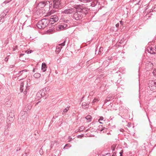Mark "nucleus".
I'll list each match as a JSON object with an SVG mask.
<instances>
[{"mask_svg":"<svg viewBox=\"0 0 156 156\" xmlns=\"http://www.w3.org/2000/svg\"><path fill=\"white\" fill-rule=\"evenodd\" d=\"M24 55V54H21L20 55V57L22 56H23Z\"/></svg>","mask_w":156,"mask_h":156,"instance_id":"obj_41","label":"nucleus"},{"mask_svg":"<svg viewBox=\"0 0 156 156\" xmlns=\"http://www.w3.org/2000/svg\"><path fill=\"white\" fill-rule=\"evenodd\" d=\"M103 119H104V118L103 117H100V118L98 120V122H99V121H100V120H103Z\"/></svg>","mask_w":156,"mask_h":156,"instance_id":"obj_29","label":"nucleus"},{"mask_svg":"<svg viewBox=\"0 0 156 156\" xmlns=\"http://www.w3.org/2000/svg\"><path fill=\"white\" fill-rule=\"evenodd\" d=\"M49 22H51V24H53L55 22L57 21L58 20V18L56 16H51L49 19H48Z\"/></svg>","mask_w":156,"mask_h":156,"instance_id":"obj_5","label":"nucleus"},{"mask_svg":"<svg viewBox=\"0 0 156 156\" xmlns=\"http://www.w3.org/2000/svg\"><path fill=\"white\" fill-rule=\"evenodd\" d=\"M155 49H156V46H155Z\"/></svg>","mask_w":156,"mask_h":156,"instance_id":"obj_52","label":"nucleus"},{"mask_svg":"<svg viewBox=\"0 0 156 156\" xmlns=\"http://www.w3.org/2000/svg\"><path fill=\"white\" fill-rule=\"evenodd\" d=\"M33 71L34 72V70Z\"/></svg>","mask_w":156,"mask_h":156,"instance_id":"obj_53","label":"nucleus"},{"mask_svg":"<svg viewBox=\"0 0 156 156\" xmlns=\"http://www.w3.org/2000/svg\"><path fill=\"white\" fill-rule=\"evenodd\" d=\"M92 0H84V2L85 3L89 2H91Z\"/></svg>","mask_w":156,"mask_h":156,"instance_id":"obj_27","label":"nucleus"},{"mask_svg":"<svg viewBox=\"0 0 156 156\" xmlns=\"http://www.w3.org/2000/svg\"><path fill=\"white\" fill-rule=\"evenodd\" d=\"M47 66L45 63H42L41 69L43 72H44L46 70Z\"/></svg>","mask_w":156,"mask_h":156,"instance_id":"obj_14","label":"nucleus"},{"mask_svg":"<svg viewBox=\"0 0 156 156\" xmlns=\"http://www.w3.org/2000/svg\"><path fill=\"white\" fill-rule=\"evenodd\" d=\"M109 100H107V101H109Z\"/></svg>","mask_w":156,"mask_h":156,"instance_id":"obj_51","label":"nucleus"},{"mask_svg":"<svg viewBox=\"0 0 156 156\" xmlns=\"http://www.w3.org/2000/svg\"><path fill=\"white\" fill-rule=\"evenodd\" d=\"M5 103H6L5 104L6 105H9V106L10 105V101L9 100V99H5Z\"/></svg>","mask_w":156,"mask_h":156,"instance_id":"obj_23","label":"nucleus"},{"mask_svg":"<svg viewBox=\"0 0 156 156\" xmlns=\"http://www.w3.org/2000/svg\"><path fill=\"white\" fill-rule=\"evenodd\" d=\"M75 11H76L75 9L70 8L65 9L62 12L65 14H70L74 13Z\"/></svg>","mask_w":156,"mask_h":156,"instance_id":"obj_7","label":"nucleus"},{"mask_svg":"<svg viewBox=\"0 0 156 156\" xmlns=\"http://www.w3.org/2000/svg\"><path fill=\"white\" fill-rule=\"evenodd\" d=\"M54 30V29L52 28L50 29L47 30V32L48 34H50L53 32Z\"/></svg>","mask_w":156,"mask_h":156,"instance_id":"obj_19","label":"nucleus"},{"mask_svg":"<svg viewBox=\"0 0 156 156\" xmlns=\"http://www.w3.org/2000/svg\"><path fill=\"white\" fill-rule=\"evenodd\" d=\"M148 85L151 90L153 91L156 90V81H149Z\"/></svg>","mask_w":156,"mask_h":156,"instance_id":"obj_3","label":"nucleus"},{"mask_svg":"<svg viewBox=\"0 0 156 156\" xmlns=\"http://www.w3.org/2000/svg\"><path fill=\"white\" fill-rule=\"evenodd\" d=\"M40 102V101H38V102H37L36 104L35 105H37L38 104V103Z\"/></svg>","mask_w":156,"mask_h":156,"instance_id":"obj_42","label":"nucleus"},{"mask_svg":"<svg viewBox=\"0 0 156 156\" xmlns=\"http://www.w3.org/2000/svg\"><path fill=\"white\" fill-rule=\"evenodd\" d=\"M51 156H55V155H52Z\"/></svg>","mask_w":156,"mask_h":156,"instance_id":"obj_48","label":"nucleus"},{"mask_svg":"<svg viewBox=\"0 0 156 156\" xmlns=\"http://www.w3.org/2000/svg\"><path fill=\"white\" fill-rule=\"evenodd\" d=\"M153 73L154 76H156V69L154 70Z\"/></svg>","mask_w":156,"mask_h":156,"instance_id":"obj_28","label":"nucleus"},{"mask_svg":"<svg viewBox=\"0 0 156 156\" xmlns=\"http://www.w3.org/2000/svg\"><path fill=\"white\" fill-rule=\"evenodd\" d=\"M34 77L35 78H38L41 76V74L39 73H35L34 75Z\"/></svg>","mask_w":156,"mask_h":156,"instance_id":"obj_20","label":"nucleus"},{"mask_svg":"<svg viewBox=\"0 0 156 156\" xmlns=\"http://www.w3.org/2000/svg\"><path fill=\"white\" fill-rule=\"evenodd\" d=\"M112 156H115V155H114V154H113L112 155Z\"/></svg>","mask_w":156,"mask_h":156,"instance_id":"obj_47","label":"nucleus"},{"mask_svg":"<svg viewBox=\"0 0 156 156\" xmlns=\"http://www.w3.org/2000/svg\"><path fill=\"white\" fill-rule=\"evenodd\" d=\"M147 50L148 52L151 54L156 53V49L151 47H148L147 48Z\"/></svg>","mask_w":156,"mask_h":156,"instance_id":"obj_9","label":"nucleus"},{"mask_svg":"<svg viewBox=\"0 0 156 156\" xmlns=\"http://www.w3.org/2000/svg\"><path fill=\"white\" fill-rule=\"evenodd\" d=\"M107 155H108V156H109V154H107Z\"/></svg>","mask_w":156,"mask_h":156,"instance_id":"obj_49","label":"nucleus"},{"mask_svg":"<svg viewBox=\"0 0 156 156\" xmlns=\"http://www.w3.org/2000/svg\"><path fill=\"white\" fill-rule=\"evenodd\" d=\"M39 92L43 97L47 93L46 90L45 88L39 91Z\"/></svg>","mask_w":156,"mask_h":156,"instance_id":"obj_10","label":"nucleus"},{"mask_svg":"<svg viewBox=\"0 0 156 156\" xmlns=\"http://www.w3.org/2000/svg\"><path fill=\"white\" fill-rule=\"evenodd\" d=\"M47 2L48 1L46 2H41L39 3L38 4V5L39 6H41V7H43L47 6H48L49 7V5H48V4H47Z\"/></svg>","mask_w":156,"mask_h":156,"instance_id":"obj_12","label":"nucleus"},{"mask_svg":"<svg viewBox=\"0 0 156 156\" xmlns=\"http://www.w3.org/2000/svg\"><path fill=\"white\" fill-rule=\"evenodd\" d=\"M25 76H27V75H25Z\"/></svg>","mask_w":156,"mask_h":156,"instance_id":"obj_54","label":"nucleus"},{"mask_svg":"<svg viewBox=\"0 0 156 156\" xmlns=\"http://www.w3.org/2000/svg\"><path fill=\"white\" fill-rule=\"evenodd\" d=\"M68 145H69V144H66V145L64 147V148H65L66 146H68Z\"/></svg>","mask_w":156,"mask_h":156,"instance_id":"obj_38","label":"nucleus"},{"mask_svg":"<svg viewBox=\"0 0 156 156\" xmlns=\"http://www.w3.org/2000/svg\"><path fill=\"white\" fill-rule=\"evenodd\" d=\"M115 26L116 27H118L119 26V23H117L116 24Z\"/></svg>","mask_w":156,"mask_h":156,"instance_id":"obj_35","label":"nucleus"},{"mask_svg":"<svg viewBox=\"0 0 156 156\" xmlns=\"http://www.w3.org/2000/svg\"><path fill=\"white\" fill-rule=\"evenodd\" d=\"M14 119V117L8 116L7 120V122L8 124H10L13 122Z\"/></svg>","mask_w":156,"mask_h":156,"instance_id":"obj_11","label":"nucleus"},{"mask_svg":"<svg viewBox=\"0 0 156 156\" xmlns=\"http://www.w3.org/2000/svg\"><path fill=\"white\" fill-rule=\"evenodd\" d=\"M25 52L27 54H29L31 53V51H26Z\"/></svg>","mask_w":156,"mask_h":156,"instance_id":"obj_33","label":"nucleus"},{"mask_svg":"<svg viewBox=\"0 0 156 156\" xmlns=\"http://www.w3.org/2000/svg\"><path fill=\"white\" fill-rule=\"evenodd\" d=\"M82 105H83V106L84 105L85 106L86 105V103H83L82 104Z\"/></svg>","mask_w":156,"mask_h":156,"instance_id":"obj_37","label":"nucleus"},{"mask_svg":"<svg viewBox=\"0 0 156 156\" xmlns=\"http://www.w3.org/2000/svg\"><path fill=\"white\" fill-rule=\"evenodd\" d=\"M123 153V151H122V150L119 153V154H120V155L121 156H122V154Z\"/></svg>","mask_w":156,"mask_h":156,"instance_id":"obj_34","label":"nucleus"},{"mask_svg":"<svg viewBox=\"0 0 156 156\" xmlns=\"http://www.w3.org/2000/svg\"><path fill=\"white\" fill-rule=\"evenodd\" d=\"M17 46H16V47H15V48H17Z\"/></svg>","mask_w":156,"mask_h":156,"instance_id":"obj_50","label":"nucleus"},{"mask_svg":"<svg viewBox=\"0 0 156 156\" xmlns=\"http://www.w3.org/2000/svg\"><path fill=\"white\" fill-rule=\"evenodd\" d=\"M67 27V25L66 24H64L63 25L59 26V28L61 30H63L66 28Z\"/></svg>","mask_w":156,"mask_h":156,"instance_id":"obj_15","label":"nucleus"},{"mask_svg":"<svg viewBox=\"0 0 156 156\" xmlns=\"http://www.w3.org/2000/svg\"><path fill=\"white\" fill-rule=\"evenodd\" d=\"M79 1H81V2H84V0H79Z\"/></svg>","mask_w":156,"mask_h":156,"instance_id":"obj_43","label":"nucleus"},{"mask_svg":"<svg viewBox=\"0 0 156 156\" xmlns=\"http://www.w3.org/2000/svg\"><path fill=\"white\" fill-rule=\"evenodd\" d=\"M9 116L14 117V111L12 110L11 111L9 114Z\"/></svg>","mask_w":156,"mask_h":156,"instance_id":"obj_21","label":"nucleus"},{"mask_svg":"<svg viewBox=\"0 0 156 156\" xmlns=\"http://www.w3.org/2000/svg\"><path fill=\"white\" fill-rule=\"evenodd\" d=\"M69 109V107H67L63 111V113H65V112H67V111Z\"/></svg>","mask_w":156,"mask_h":156,"instance_id":"obj_26","label":"nucleus"},{"mask_svg":"<svg viewBox=\"0 0 156 156\" xmlns=\"http://www.w3.org/2000/svg\"><path fill=\"white\" fill-rule=\"evenodd\" d=\"M27 72V70L26 69H24L22 70L21 71H20L19 73V74L20 75H22L24 73H25Z\"/></svg>","mask_w":156,"mask_h":156,"instance_id":"obj_22","label":"nucleus"},{"mask_svg":"<svg viewBox=\"0 0 156 156\" xmlns=\"http://www.w3.org/2000/svg\"><path fill=\"white\" fill-rule=\"evenodd\" d=\"M153 64L151 62H149V63H147V66L148 68H149V69H151L153 66Z\"/></svg>","mask_w":156,"mask_h":156,"instance_id":"obj_16","label":"nucleus"},{"mask_svg":"<svg viewBox=\"0 0 156 156\" xmlns=\"http://www.w3.org/2000/svg\"><path fill=\"white\" fill-rule=\"evenodd\" d=\"M102 49H103V48H100V50H102Z\"/></svg>","mask_w":156,"mask_h":156,"instance_id":"obj_45","label":"nucleus"},{"mask_svg":"<svg viewBox=\"0 0 156 156\" xmlns=\"http://www.w3.org/2000/svg\"><path fill=\"white\" fill-rule=\"evenodd\" d=\"M85 129V127L84 126H81L79 128V131H83Z\"/></svg>","mask_w":156,"mask_h":156,"instance_id":"obj_24","label":"nucleus"},{"mask_svg":"<svg viewBox=\"0 0 156 156\" xmlns=\"http://www.w3.org/2000/svg\"><path fill=\"white\" fill-rule=\"evenodd\" d=\"M120 156H122H122H121V155H120Z\"/></svg>","mask_w":156,"mask_h":156,"instance_id":"obj_55","label":"nucleus"},{"mask_svg":"<svg viewBox=\"0 0 156 156\" xmlns=\"http://www.w3.org/2000/svg\"><path fill=\"white\" fill-rule=\"evenodd\" d=\"M49 20L48 19H44L38 22L37 24V26L39 29H43L47 26Z\"/></svg>","mask_w":156,"mask_h":156,"instance_id":"obj_2","label":"nucleus"},{"mask_svg":"<svg viewBox=\"0 0 156 156\" xmlns=\"http://www.w3.org/2000/svg\"><path fill=\"white\" fill-rule=\"evenodd\" d=\"M68 139L69 140V142H70L71 141V140L72 139V138L71 137V136H69L68 137Z\"/></svg>","mask_w":156,"mask_h":156,"instance_id":"obj_30","label":"nucleus"},{"mask_svg":"<svg viewBox=\"0 0 156 156\" xmlns=\"http://www.w3.org/2000/svg\"><path fill=\"white\" fill-rule=\"evenodd\" d=\"M98 3L100 4V3L98 2V0H94L91 3V6L92 7L95 6Z\"/></svg>","mask_w":156,"mask_h":156,"instance_id":"obj_13","label":"nucleus"},{"mask_svg":"<svg viewBox=\"0 0 156 156\" xmlns=\"http://www.w3.org/2000/svg\"><path fill=\"white\" fill-rule=\"evenodd\" d=\"M99 99L98 98H95L93 100V101H92V103H94L95 102L99 101Z\"/></svg>","mask_w":156,"mask_h":156,"instance_id":"obj_25","label":"nucleus"},{"mask_svg":"<svg viewBox=\"0 0 156 156\" xmlns=\"http://www.w3.org/2000/svg\"><path fill=\"white\" fill-rule=\"evenodd\" d=\"M65 41L61 44H58L56 47V49L55 50L56 52L58 54L61 51V49L62 48V46H64L65 45Z\"/></svg>","mask_w":156,"mask_h":156,"instance_id":"obj_6","label":"nucleus"},{"mask_svg":"<svg viewBox=\"0 0 156 156\" xmlns=\"http://www.w3.org/2000/svg\"><path fill=\"white\" fill-rule=\"evenodd\" d=\"M111 149H112V151H114L115 150V146H112L111 147Z\"/></svg>","mask_w":156,"mask_h":156,"instance_id":"obj_31","label":"nucleus"},{"mask_svg":"<svg viewBox=\"0 0 156 156\" xmlns=\"http://www.w3.org/2000/svg\"><path fill=\"white\" fill-rule=\"evenodd\" d=\"M120 24L121 25H123V22L122 21H120Z\"/></svg>","mask_w":156,"mask_h":156,"instance_id":"obj_36","label":"nucleus"},{"mask_svg":"<svg viewBox=\"0 0 156 156\" xmlns=\"http://www.w3.org/2000/svg\"><path fill=\"white\" fill-rule=\"evenodd\" d=\"M69 21V20H66V22L67 23H68Z\"/></svg>","mask_w":156,"mask_h":156,"instance_id":"obj_44","label":"nucleus"},{"mask_svg":"<svg viewBox=\"0 0 156 156\" xmlns=\"http://www.w3.org/2000/svg\"><path fill=\"white\" fill-rule=\"evenodd\" d=\"M24 83L23 82L21 83L20 85V90L21 92H23V90L24 91V94H27V86H26L24 87Z\"/></svg>","mask_w":156,"mask_h":156,"instance_id":"obj_8","label":"nucleus"},{"mask_svg":"<svg viewBox=\"0 0 156 156\" xmlns=\"http://www.w3.org/2000/svg\"><path fill=\"white\" fill-rule=\"evenodd\" d=\"M99 123L101 124H102V123L101 122H100V121H99Z\"/></svg>","mask_w":156,"mask_h":156,"instance_id":"obj_46","label":"nucleus"},{"mask_svg":"<svg viewBox=\"0 0 156 156\" xmlns=\"http://www.w3.org/2000/svg\"><path fill=\"white\" fill-rule=\"evenodd\" d=\"M76 11H75L74 13L73 17L76 20H79L81 18V16L82 13L80 11H78L75 9Z\"/></svg>","mask_w":156,"mask_h":156,"instance_id":"obj_4","label":"nucleus"},{"mask_svg":"<svg viewBox=\"0 0 156 156\" xmlns=\"http://www.w3.org/2000/svg\"><path fill=\"white\" fill-rule=\"evenodd\" d=\"M112 98V97L111 96H110V97H107V98Z\"/></svg>","mask_w":156,"mask_h":156,"instance_id":"obj_40","label":"nucleus"},{"mask_svg":"<svg viewBox=\"0 0 156 156\" xmlns=\"http://www.w3.org/2000/svg\"><path fill=\"white\" fill-rule=\"evenodd\" d=\"M43 97L40 93L38 92L37 94L36 98L37 99L39 100L41 98Z\"/></svg>","mask_w":156,"mask_h":156,"instance_id":"obj_17","label":"nucleus"},{"mask_svg":"<svg viewBox=\"0 0 156 156\" xmlns=\"http://www.w3.org/2000/svg\"><path fill=\"white\" fill-rule=\"evenodd\" d=\"M85 119L88 120V122H90L91 121L92 117L90 115H88L85 117Z\"/></svg>","mask_w":156,"mask_h":156,"instance_id":"obj_18","label":"nucleus"},{"mask_svg":"<svg viewBox=\"0 0 156 156\" xmlns=\"http://www.w3.org/2000/svg\"><path fill=\"white\" fill-rule=\"evenodd\" d=\"M8 59H9L8 57L7 56L6 57L5 59V61L6 62L8 60Z\"/></svg>","mask_w":156,"mask_h":156,"instance_id":"obj_32","label":"nucleus"},{"mask_svg":"<svg viewBox=\"0 0 156 156\" xmlns=\"http://www.w3.org/2000/svg\"><path fill=\"white\" fill-rule=\"evenodd\" d=\"M120 131H121V132H123V130L122 129H120Z\"/></svg>","mask_w":156,"mask_h":156,"instance_id":"obj_39","label":"nucleus"},{"mask_svg":"<svg viewBox=\"0 0 156 156\" xmlns=\"http://www.w3.org/2000/svg\"><path fill=\"white\" fill-rule=\"evenodd\" d=\"M60 0H49L47 2L50 8L57 9L60 5Z\"/></svg>","mask_w":156,"mask_h":156,"instance_id":"obj_1","label":"nucleus"}]
</instances>
